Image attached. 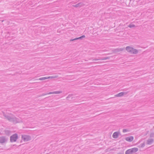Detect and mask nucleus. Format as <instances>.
Instances as JSON below:
<instances>
[{"mask_svg":"<svg viewBox=\"0 0 154 154\" xmlns=\"http://www.w3.org/2000/svg\"><path fill=\"white\" fill-rule=\"evenodd\" d=\"M101 60L100 59V57L99 58V59H94L93 60L94 61V60Z\"/></svg>","mask_w":154,"mask_h":154,"instance_id":"26","label":"nucleus"},{"mask_svg":"<svg viewBox=\"0 0 154 154\" xmlns=\"http://www.w3.org/2000/svg\"><path fill=\"white\" fill-rule=\"evenodd\" d=\"M128 26L131 28L135 27V26L134 24L131 23Z\"/></svg>","mask_w":154,"mask_h":154,"instance_id":"16","label":"nucleus"},{"mask_svg":"<svg viewBox=\"0 0 154 154\" xmlns=\"http://www.w3.org/2000/svg\"><path fill=\"white\" fill-rule=\"evenodd\" d=\"M46 79H48L47 77H44L39 78L38 79H35V80H43Z\"/></svg>","mask_w":154,"mask_h":154,"instance_id":"14","label":"nucleus"},{"mask_svg":"<svg viewBox=\"0 0 154 154\" xmlns=\"http://www.w3.org/2000/svg\"><path fill=\"white\" fill-rule=\"evenodd\" d=\"M22 140H21V141H20V142H21H21H22Z\"/></svg>","mask_w":154,"mask_h":154,"instance_id":"31","label":"nucleus"},{"mask_svg":"<svg viewBox=\"0 0 154 154\" xmlns=\"http://www.w3.org/2000/svg\"><path fill=\"white\" fill-rule=\"evenodd\" d=\"M62 93V91H54V94H60L61 93Z\"/></svg>","mask_w":154,"mask_h":154,"instance_id":"18","label":"nucleus"},{"mask_svg":"<svg viewBox=\"0 0 154 154\" xmlns=\"http://www.w3.org/2000/svg\"><path fill=\"white\" fill-rule=\"evenodd\" d=\"M57 77V76H49L47 77L48 79H50V78H56Z\"/></svg>","mask_w":154,"mask_h":154,"instance_id":"17","label":"nucleus"},{"mask_svg":"<svg viewBox=\"0 0 154 154\" xmlns=\"http://www.w3.org/2000/svg\"><path fill=\"white\" fill-rule=\"evenodd\" d=\"M127 93L125 92H120L118 94H116L115 95L116 97H122V96L124 94H126Z\"/></svg>","mask_w":154,"mask_h":154,"instance_id":"11","label":"nucleus"},{"mask_svg":"<svg viewBox=\"0 0 154 154\" xmlns=\"http://www.w3.org/2000/svg\"><path fill=\"white\" fill-rule=\"evenodd\" d=\"M129 130L127 129H123L122 130V132L123 133H125L128 131Z\"/></svg>","mask_w":154,"mask_h":154,"instance_id":"24","label":"nucleus"},{"mask_svg":"<svg viewBox=\"0 0 154 154\" xmlns=\"http://www.w3.org/2000/svg\"><path fill=\"white\" fill-rule=\"evenodd\" d=\"M47 95V93H43L42 94L40 95V97L42 96H44V95Z\"/></svg>","mask_w":154,"mask_h":154,"instance_id":"25","label":"nucleus"},{"mask_svg":"<svg viewBox=\"0 0 154 154\" xmlns=\"http://www.w3.org/2000/svg\"><path fill=\"white\" fill-rule=\"evenodd\" d=\"M82 3H79L75 5H73V6L74 7L77 8V7H82Z\"/></svg>","mask_w":154,"mask_h":154,"instance_id":"13","label":"nucleus"},{"mask_svg":"<svg viewBox=\"0 0 154 154\" xmlns=\"http://www.w3.org/2000/svg\"><path fill=\"white\" fill-rule=\"evenodd\" d=\"M138 150L137 148L134 147L127 150L125 152V154H131L132 153H135Z\"/></svg>","mask_w":154,"mask_h":154,"instance_id":"3","label":"nucleus"},{"mask_svg":"<svg viewBox=\"0 0 154 154\" xmlns=\"http://www.w3.org/2000/svg\"><path fill=\"white\" fill-rule=\"evenodd\" d=\"M3 116L5 119H7L9 122L15 123L19 122V119L12 115H7L4 113Z\"/></svg>","mask_w":154,"mask_h":154,"instance_id":"1","label":"nucleus"},{"mask_svg":"<svg viewBox=\"0 0 154 154\" xmlns=\"http://www.w3.org/2000/svg\"><path fill=\"white\" fill-rule=\"evenodd\" d=\"M18 137L17 134L15 133L13 134L10 137V141L11 142H16L18 139Z\"/></svg>","mask_w":154,"mask_h":154,"instance_id":"4","label":"nucleus"},{"mask_svg":"<svg viewBox=\"0 0 154 154\" xmlns=\"http://www.w3.org/2000/svg\"><path fill=\"white\" fill-rule=\"evenodd\" d=\"M150 137H154V133H151L150 134Z\"/></svg>","mask_w":154,"mask_h":154,"instance_id":"22","label":"nucleus"},{"mask_svg":"<svg viewBox=\"0 0 154 154\" xmlns=\"http://www.w3.org/2000/svg\"><path fill=\"white\" fill-rule=\"evenodd\" d=\"M125 139L128 142H131L134 140V137L132 136L125 137Z\"/></svg>","mask_w":154,"mask_h":154,"instance_id":"7","label":"nucleus"},{"mask_svg":"<svg viewBox=\"0 0 154 154\" xmlns=\"http://www.w3.org/2000/svg\"><path fill=\"white\" fill-rule=\"evenodd\" d=\"M72 94H69L68 96L67 97H66V99L67 100H69V98H70L71 97H72Z\"/></svg>","mask_w":154,"mask_h":154,"instance_id":"21","label":"nucleus"},{"mask_svg":"<svg viewBox=\"0 0 154 154\" xmlns=\"http://www.w3.org/2000/svg\"><path fill=\"white\" fill-rule=\"evenodd\" d=\"M154 142V139L152 138L149 139L146 141V144L151 145Z\"/></svg>","mask_w":154,"mask_h":154,"instance_id":"10","label":"nucleus"},{"mask_svg":"<svg viewBox=\"0 0 154 154\" xmlns=\"http://www.w3.org/2000/svg\"><path fill=\"white\" fill-rule=\"evenodd\" d=\"M120 134V133L118 131H116L113 133L112 136L114 138H117L118 137L119 134Z\"/></svg>","mask_w":154,"mask_h":154,"instance_id":"8","label":"nucleus"},{"mask_svg":"<svg viewBox=\"0 0 154 154\" xmlns=\"http://www.w3.org/2000/svg\"><path fill=\"white\" fill-rule=\"evenodd\" d=\"M21 138L22 140L25 142L27 141L31 140V137L29 135H22Z\"/></svg>","mask_w":154,"mask_h":154,"instance_id":"5","label":"nucleus"},{"mask_svg":"<svg viewBox=\"0 0 154 154\" xmlns=\"http://www.w3.org/2000/svg\"><path fill=\"white\" fill-rule=\"evenodd\" d=\"M8 140V138L5 136L0 137V143H3L7 142Z\"/></svg>","mask_w":154,"mask_h":154,"instance_id":"6","label":"nucleus"},{"mask_svg":"<svg viewBox=\"0 0 154 154\" xmlns=\"http://www.w3.org/2000/svg\"><path fill=\"white\" fill-rule=\"evenodd\" d=\"M126 51L131 54H136L138 53V51L130 46H127L126 47Z\"/></svg>","mask_w":154,"mask_h":154,"instance_id":"2","label":"nucleus"},{"mask_svg":"<svg viewBox=\"0 0 154 154\" xmlns=\"http://www.w3.org/2000/svg\"><path fill=\"white\" fill-rule=\"evenodd\" d=\"M117 154H124L123 153L119 152V153H118Z\"/></svg>","mask_w":154,"mask_h":154,"instance_id":"29","label":"nucleus"},{"mask_svg":"<svg viewBox=\"0 0 154 154\" xmlns=\"http://www.w3.org/2000/svg\"><path fill=\"white\" fill-rule=\"evenodd\" d=\"M5 134L8 136H10L11 133V131L10 130H6L5 131Z\"/></svg>","mask_w":154,"mask_h":154,"instance_id":"12","label":"nucleus"},{"mask_svg":"<svg viewBox=\"0 0 154 154\" xmlns=\"http://www.w3.org/2000/svg\"><path fill=\"white\" fill-rule=\"evenodd\" d=\"M78 40V38H74V39H70V41H72L76 40Z\"/></svg>","mask_w":154,"mask_h":154,"instance_id":"23","label":"nucleus"},{"mask_svg":"<svg viewBox=\"0 0 154 154\" xmlns=\"http://www.w3.org/2000/svg\"><path fill=\"white\" fill-rule=\"evenodd\" d=\"M85 35H83L79 37L78 38V39H82V38H85Z\"/></svg>","mask_w":154,"mask_h":154,"instance_id":"20","label":"nucleus"},{"mask_svg":"<svg viewBox=\"0 0 154 154\" xmlns=\"http://www.w3.org/2000/svg\"><path fill=\"white\" fill-rule=\"evenodd\" d=\"M47 95L49 94H54V92H50L48 93H47Z\"/></svg>","mask_w":154,"mask_h":154,"instance_id":"27","label":"nucleus"},{"mask_svg":"<svg viewBox=\"0 0 154 154\" xmlns=\"http://www.w3.org/2000/svg\"><path fill=\"white\" fill-rule=\"evenodd\" d=\"M123 48H116L112 50V51L113 53H117L118 52L122 51L123 50Z\"/></svg>","mask_w":154,"mask_h":154,"instance_id":"9","label":"nucleus"},{"mask_svg":"<svg viewBox=\"0 0 154 154\" xmlns=\"http://www.w3.org/2000/svg\"><path fill=\"white\" fill-rule=\"evenodd\" d=\"M110 58V57H100V59L101 60H106L107 59H109Z\"/></svg>","mask_w":154,"mask_h":154,"instance_id":"15","label":"nucleus"},{"mask_svg":"<svg viewBox=\"0 0 154 154\" xmlns=\"http://www.w3.org/2000/svg\"><path fill=\"white\" fill-rule=\"evenodd\" d=\"M72 99H73V97H71V99L70 100H72Z\"/></svg>","mask_w":154,"mask_h":154,"instance_id":"30","label":"nucleus"},{"mask_svg":"<svg viewBox=\"0 0 154 154\" xmlns=\"http://www.w3.org/2000/svg\"><path fill=\"white\" fill-rule=\"evenodd\" d=\"M145 146V144L144 143H141L140 144V146L141 148H143Z\"/></svg>","mask_w":154,"mask_h":154,"instance_id":"19","label":"nucleus"},{"mask_svg":"<svg viewBox=\"0 0 154 154\" xmlns=\"http://www.w3.org/2000/svg\"><path fill=\"white\" fill-rule=\"evenodd\" d=\"M15 146V147H16L17 146L16 145V144H14V145H13V146Z\"/></svg>","mask_w":154,"mask_h":154,"instance_id":"28","label":"nucleus"}]
</instances>
